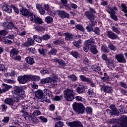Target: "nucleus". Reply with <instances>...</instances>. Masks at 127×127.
<instances>
[{"label": "nucleus", "mask_w": 127, "mask_h": 127, "mask_svg": "<svg viewBox=\"0 0 127 127\" xmlns=\"http://www.w3.org/2000/svg\"><path fill=\"white\" fill-rule=\"evenodd\" d=\"M119 124L121 127H127V116L124 115L119 120Z\"/></svg>", "instance_id": "nucleus-8"}, {"label": "nucleus", "mask_w": 127, "mask_h": 127, "mask_svg": "<svg viewBox=\"0 0 127 127\" xmlns=\"http://www.w3.org/2000/svg\"><path fill=\"white\" fill-rule=\"evenodd\" d=\"M85 90L86 88H85V86L83 85L79 86L76 89L77 93L78 94H83V93L85 92Z\"/></svg>", "instance_id": "nucleus-27"}, {"label": "nucleus", "mask_w": 127, "mask_h": 127, "mask_svg": "<svg viewBox=\"0 0 127 127\" xmlns=\"http://www.w3.org/2000/svg\"><path fill=\"white\" fill-rule=\"evenodd\" d=\"M30 11L25 8H22L20 9V13L23 16H27L29 15L30 13Z\"/></svg>", "instance_id": "nucleus-18"}, {"label": "nucleus", "mask_w": 127, "mask_h": 127, "mask_svg": "<svg viewBox=\"0 0 127 127\" xmlns=\"http://www.w3.org/2000/svg\"><path fill=\"white\" fill-rule=\"evenodd\" d=\"M73 109L77 114H84L85 106L82 103H74L72 105Z\"/></svg>", "instance_id": "nucleus-3"}, {"label": "nucleus", "mask_w": 127, "mask_h": 127, "mask_svg": "<svg viewBox=\"0 0 127 127\" xmlns=\"http://www.w3.org/2000/svg\"><path fill=\"white\" fill-rule=\"evenodd\" d=\"M64 127V123L62 121H59L56 123L54 127Z\"/></svg>", "instance_id": "nucleus-37"}, {"label": "nucleus", "mask_w": 127, "mask_h": 127, "mask_svg": "<svg viewBox=\"0 0 127 127\" xmlns=\"http://www.w3.org/2000/svg\"><path fill=\"white\" fill-rule=\"evenodd\" d=\"M111 29L112 31H114V32H116V33H117V34H120V33H121V31L119 30V29L115 27V26H112L111 27Z\"/></svg>", "instance_id": "nucleus-43"}, {"label": "nucleus", "mask_w": 127, "mask_h": 127, "mask_svg": "<svg viewBox=\"0 0 127 127\" xmlns=\"http://www.w3.org/2000/svg\"><path fill=\"white\" fill-rule=\"evenodd\" d=\"M108 13H110L111 18H112V19H114L116 21L118 20V17L116 15V12L115 11V10H114V9H113V8H109Z\"/></svg>", "instance_id": "nucleus-17"}, {"label": "nucleus", "mask_w": 127, "mask_h": 127, "mask_svg": "<svg viewBox=\"0 0 127 127\" xmlns=\"http://www.w3.org/2000/svg\"><path fill=\"white\" fill-rule=\"evenodd\" d=\"M35 22H36L37 23H38L39 24H41L43 22L42 21V19L37 17V18L36 19V21Z\"/></svg>", "instance_id": "nucleus-58"}, {"label": "nucleus", "mask_w": 127, "mask_h": 127, "mask_svg": "<svg viewBox=\"0 0 127 127\" xmlns=\"http://www.w3.org/2000/svg\"><path fill=\"white\" fill-rule=\"evenodd\" d=\"M75 100H76V101H78V102H82L84 104H87V102H86V99H83L82 97L80 96H75L74 97Z\"/></svg>", "instance_id": "nucleus-30"}, {"label": "nucleus", "mask_w": 127, "mask_h": 127, "mask_svg": "<svg viewBox=\"0 0 127 127\" xmlns=\"http://www.w3.org/2000/svg\"><path fill=\"white\" fill-rule=\"evenodd\" d=\"M28 45L29 46H33L35 44L34 40L31 38H28L27 40Z\"/></svg>", "instance_id": "nucleus-34"}, {"label": "nucleus", "mask_w": 127, "mask_h": 127, "mask_svg": "<svg viewBox=\"0 0 127 127\" xmlns=\"http://www.w3.org/2000/svg\"><path fill=\"white\" fill-rule=\"evenodd\" d=\"M85 112L89 115H92V110L91 107H87L85 108Z\"/></svg>", "instance_id": "nucleus-47"}, {"label": "nucleus", "mask_w": 127, "mask_h": 127, "mask_svg": "<svg viewBox=\"0 0 127 127\" xmlns=\"http://www.w3.org/2000/svg\"><path fill=\"white\" fill-rule=\"evenodd\" d=\"M49 88H54L56 85H57V81L56 80H53L50 77V80L48 82Z\"/></svg>", "instance_id": "nucleus-22"}, {"label": "nucleus", "mask_w": 127, "mask_h": 127, "mask_svg": "<svg viewBox=\"0 0 127 127\" xmlns=\"http://www.w3.org/2000/svg\"><path fill=\"white\" fill-rule=\"evenodd\" d=\"M4 82H5V83H8V84H14L15 83L14 80L10 79H4Z\"/></svg>", "instance_id": "nucleus-50"}, {"label": "nucleus", "mask_w": 127, "mask_h": 127, "mask_svg": "<svg viewBox=\"0 0 127 127\" xmlns=\"http://www.w3.org/2000/svg\"><path fill=\"white\" fill-rule=\"evenodd\" d=\"M121 7H122V11H123V12H125V13H127V6L126 5V4H121Z\"/></svg>", "instance_id": "nucleus-48"}, {"label": "nucleus", "mask_w": 127, "mask_h": 127, "mask_svg": "<svg viewBox=\"0 0 127 127\" xmlns=\"http://www.w3.org/2000/svg\"><path fill=\"white\" fill-rule=\"evenodd\" d=\"M79 78L83 82H86L87 83L91 82V78L86 77L85 75H80Z\"/></svg>", "instance_id": "nucleus-28"}, {"label": "nucleus", "mask_w": 127, "mask_h": 127, "mask_svg": "<svg viewBox=\"0 0 127 127\" xmlns=\"http://www.w3.org/2000/svg\"><path fill=\"white\" fill-rule=\"evenodd\" d=\"M2 25L3 26V27L5 28V29L6 28H7V29H12L13 28V23L11 22L9 23L5 22L2 23Z\"/></svg>", "instance_id": "nucleus-19"}, {"label": "nucleus", "mask_w": 127, "mask_h": 127, "mask_svg": "<svg viewBox=\"0 0 127 127\" xmlns=\"http://www.w3.org/2000/svg\"><path fill=\"white\" fill-rule=\"evenodd\" d=\"M33 114L34 116L37 117V116H40V115H41V112H40L39 110H35L33 112Z\"/></svg>", "instance_id": "nucleus-56"}, {"label": "nucleus", "mask_w": 127, "mask_h": 127, "mask_svg": "<svg viewBox=\"0 0 127 127\" xmlns=\"http://www.w3.org/2000/svg\"><path fill=\"white\" fill-rule=\"evenodd\" d=\"M30 16H31V21H32L33 22H35L36 20V18H37V17L33 14V13L31 12L30 13V14H29Z\"/></svg>", "instance_id": "nucleus-36"}, {"label": "nucleus", "mask_w": 127, "mask_h": 127, "mask_svg": "<svg viewBox=\"0 0 127 127\" xmlns=\"http://www.w3.org/2000/svg\"><path fill=\"white\" fill-rule=\"evenodd\" d=\"M107 35L110 38V39H112V40H115V39H117L118 38V36L115 34V33L113 32L112 31H107Z\"/></svg>", "instance_id": "nucleus-16"}, {"label": "nucleus", "mask_w": 127, "mask_h": 127, "mask_svg": "<svg viewBox=\"0 0 127 127\" xmlns=\"http://www.w3.org/2000/svg\"><path fill=\"white\" fill-rule=\"evenodd\" d=\"M2 92L5 93V92L8 91L9 89H11L12 88V86L10 85H8L7 84L3 83L2 84Z\"/></svg>", "instance_id": "nucleus-24"}, {"label": "nucleus", "mask_w": 127, "mask_h": 127, "mask_svg": "<svg viewBox=\"0 0 127 127\" xmlns=\"http://www.w3.org/2000/svg\"><path fill=\"white\" fill-rule=\"evenodd\" d=\"M27 82L28 81H39L40 77L38 76L25 74Z\"/></svg>", "instance_id": "nucleus-11"}, {"label": "nucleus", "mask_w": 127, "mask_h": 127, "mask_svg": "<svg viewBox=\"0 0 127 127\" xmlns=\"http://www.w3.org/2000/svg\"><path fill=\"white\" fill-rule=\"evenodd\" d=\"M64 35L65 36V40H72L74 37L72 34L69 33H64Z\"/></svg>", "instance_id": "nucleus-29"}, {"label": "nucleus", "mask_w": 127, "mask_h": 127, "mask_svg": "<svg viewBox=\"0 0 127 127\" xmlns=\"http://www.w3.org/2000/svg\"><path fill=\"white\" fill-rule=\"evenodd\" d=\"M49 80H50V77L44 78L41 80L40 83L41 84H46V83H48V82H49Z\"/></svg>", "instance_id": "nucleus-45"}, {"label": "nucleus", "mask_w": 127, "mask_h": 127, "mask_svg": "<svg viewBox=\"0 0 127 127\" xmlns=\"http://www.w3.org/2000/svg\"><path fill=\"white\" fill-rule=\"evenodd\" d=\"M33 38L35 40V41H36V42H38V43H41V41H42V37H40V36L38 35H34Z\"/></svg>", "instance_id": "nucleus-31"}, {"label": "nucleus", "mask_w": 127, "mask_h": 127, "mask_svg": "<svg viewBox=\"0 0 127 127\" xmlns=\"http://www.w3.org/2000/svg\"><path fill=\"white\" fill-rule=\"evenodd\" d=\"M64 97L66 101L71 102L74 99V94H73V89H67L64 92Z\"/></svg>", "instance_id": "nucleus-4"}, {"label": "nucleus", "mask_w": 127, "mask_h": 127, "mask_svg": "<svg viewBox=\"0 0 127 127\" xmlns=\"http://www.w3.org/2000/svg\"><path fill=\"white\" fill-rule=\"evenodd\" d=\"M70 55H72V56L74 57V58H78V56H79V53L76 51H73L70 53Z\"/></svg>", "instance_id": "nucleus-53"}, {"label": "nucleus", "mask_w": 127, "mask_h": 127, "mask_svg": "<svg viewBox=\"0 0 127 127\" xmlns=\"http://www.w3.org/2000/svg\"><path fill=\"white\" fill-rule=\"evenodd\" d=\"M86 43L93 48V49H97V47H96V45H95L96 44V41L93 38H91L89 39L86 40Z\"/></svg>", "instance_id": "nucleus-12"}, {"label": "nucleus", "mask_w": 127, "mask_h": 127, "mask_svg": "<svg viewBox=\"0 0 127 127\" xmlns=\"http://www.w3.org/2000/svg\"><path fill=\"white\" fill-rule=\"evenodd\" d=\"M39 120H40L42 123H47L48 122V119L47 118L44 117V116H40L38 117Z\"/></svg>", "instance_id": "nucleus-42"}, {"label": "nucleus", "mask_w": 127, "mask_h": 127, "mask_svg": "<svg viewBox=\"0 0 127 127\" xmlns=\"http://www.w3.org/2000/svg\"><path fill=\"white\" fill-rule=\"evenodd\" d=\"M81 43H82V40L81 39H79L78 41L74 42L73 43V45L74 46H75V47H78Z\"/></svg>", "instance_id": "nucleus-51"}, {"label": "nucleus", "mask_w": 127, "mask_h": 127, "mask_svg": "<svg viewBox=\"0 0 127 127\" xmlns=\"http://www.w3.org/2000/svg\"><path fill=\"white\" fill-rule=\"evenodd\" d=\"M42 39L43 40H48V39H50V36H49V35H43L42 37Z\"/></svg>", "instance_id": "nucleus-59"}, {"label": "nucleus", "mask_w": 127, "mask_h": 127, "mask_svg": "<svg viewBox=\"0 0 127 127\" xmlns=\"http://www.w3.org/2000/svg\"><path fill=\"white\" fill-rule=\"evenodd\" d=\"M32 122L33 124H34V125H36L39 123V120L36 118V117H34L32 119Z\"/></svg>", "instance_id": "nucleus-57"}, {"label": "nucleus", "mask_w": 127, "mask_h": 127, "mask_svg": "<svg viewBox=\"0 0 127 127\" xmlns=\"http://www.w3.org/2000/svg\"><path fill=\"white\" fill-rule=\"evenodd\" d=\"M26 62L29 65H33L35 62L34 61V59L30 57H28L25 59Z\"/></svg>", "instance_id": "nucleus-26"}, {"label": "nucleus", "mask_w": 127, "mask_h": 127, "mask_svg": "<svg viewBox=\"0 0 127 127\" xmlns=\"http://www.w3.org/2000/svg\"><path fill=\"white\" fill-rule=\"evenodd\" d=\"M49 53L50 55H56V53H57V50L55 48H52Z\"/></svg>", "instance_id": "nucleus-46"}, {"label": "nucleus", "mask_w": 127, "mask_h": 127, "mask_svg": "<svg viewBox=\"0 0 127 127\" xmlns=\"http://www.w3.org/2000/svg\"><path fill=\"white\" fill-rule=\"evenodd\" d=\"M75 27L78 30H80V31H84V28L83 27V26L81 25L80 24L75 25Z\"/></svg>", "instance_id": "nucleus-55"}, {"label": "nucleus", "mask_w": 127, "mask_h": 127, "mask_svg": "<svg viewBox=\"0 0 127 127\" xmlns=\"http://www.w3.org/2000/svg\"><path fill=\"white\" fill-rule=\"evenodd\" d=\"M12 7H11V5L10 6L9 5L5 4L2 6V9L3 11L7 12V13H11L12 11Z\"/></svg>", "instance_id": "nucleus-15"}, {"label": "nucleus", "mask_w": 127, "mask_h": 127, "mask_svg": "<svg viewBox=\"0 0 127 127\" xmlns=\"http://www.w3.org/2000/svg\"><path fill=\"white\" fill-rule=\"evenodd\" d=\"M67 78H68L70 81H72V82H75V81H77V79L78 78L76 75L74 74H71L67 76Z\"/></svg>", "instance_id": "nucleus-35"}, {"label": "nucleus", "mask_w": 127, "mask_h": 127, "mask_svg": "<svg viewBox=\"0 0 127 127\" xmlns=\"http://www.w3.org/2000/svg\"><path fill=\"white\" fill-rule=\"evenodd\" d=\"M86 29L88 32H91V31H93L94 28L90 26H87L86 27Z\"/></svg>", "instance_id": "nucleus-64"}, {"label": "nucleus", "mask_w": 127, "mask_h": 127, "mask_svg": "<svg viewBox=\"0 0 127 127\" xmlns=\"http://www.w3.org/2000/svg\"><path fill=\"white\" fill-rule=\"evenodd\" d=\"M10 118L8 116L4 117L2 120V122L5 124H7L9 122Z\"/></svg>", "instance_id": "nucleus-52"}, {"label": "nucleus", "mask_w": 127, "mask_h": 127, "mask_svg": "<svg viewBox=\"0 0 127 127\" xmlns=\"http://www.w3.org/2000/svg\"><path fill=\"white\" fill-rule=\"evenodd\" d=\"M106 62L107 65V67H108V68H112V67H114V66H115V64H114V60H113L112 59H107Z\"/></svg>", "instance_id": "nucleus-23"}, {"label": "nucleus", "mask_w": 127, "mask_h": 127, "mask_svg": "<svg viewBox=\"0 0 127 127\" xmlns=\"http://www.w3.org/2000/svg\"><path fill=\"white\" fill-rule=\"evenodd\" d=\"M44 93H45L47 96H48L50 98H52V92L49 89H44Z\"/></svg>", "instance_id": "nucleus-39"}, {"label": "nucleus", "mask_w": 127, "mask_h": 127, "mask_svg": "<svg viewBox=\"0 0 127 127\" xmlns=\"http://www.w3.org/2000/svg\"><path fill=\"white\" fill-rule=\"evenodd\" d=\"M52 45L54 47H56V46L59 45V39L58 40H56L55 41H54L53 43L52 44Z\"/></svg>", "instance_id": "nucleus-60"}, {"label": "nucleus", "mask_w": 127, "mask_h": 127, "mask_svg": "<svg viewBox=\"0 0 127 127\" xmlns=\"http://www.w3.org/2000/svg\"><path fill=\"white\" fill-rule=\"evenodd\" d=\"M89 11H86L84 12V16H86V17L87 18V19H89V20H90L91 25H92V26H95L96 24H97V20H95V13H96V10L93 7H89Z\"/></svg>", "instance_id": "nucleus-2"}, {"label": "nucleus", "mask_w": 127, "mask_h": 127, "mask_svg": "<svg viewBox=\"0 0 127 127\" xmlns=\"http://www.w3.org/2000/svg\"><path fill=\"white\" fill-rule=\"evenodd\" d=\"M12 93L15 95L14 97V101L16 103H18L19 100H21L25 97V92L18 86H15L14 89L12 91Z\"/></svg>", "instance_id": "nucleus-1"}, {"label": "nucleus", "mask_w": 127, "mask_h": 127, "mask_svg": "<svg viewBox=\"0 0 127 127\" xmlns=\"http://www.w3.org/2000/svg\"><path fill=\"white\" fill-rule=\"evenodd\" d=\"M115 58L119 63H127V60H126V58H125V56H124V54H123L117 55L115 56Z\"/></svg>", "instance_id": "nucleus-9"}, {"label": "nucleus", "mask_w": 127, "mask_h": 127, "mask_svg": "<svg viewBox=\"0 0 127 127\" xmlns=\"http://www.w3.org/2000/svg\"><path fill=\"white\" fill-rule=\"evenodd\" d=\"M56 62L57 63H58L60 67H61V68H63L66 66V63H65V61L63 60H55Z\"/></svg>", "instance_id": "nucleus-25"}, {"label": "nucleus", "mask_w": 127, "mask_h": 127, "mask_svg": "<svg viewBox=\"0 0 127 127\" xmlns=\"http://www.w3.org/2000/svg\"><path fill=\"white\" fill-rule=\"evenodd\" d=\"M108 47L111 49V50H112L113 51H116L117 50V48L114 46L112 44H109L108 45Z\"/></svg>", "instance_id": "nucleus-54"}, {"label": "nucleus", "mask_w": 127, "mask_h": 127, "mask_svg": "<svg viewBox=\"0 0 127 127\" xmlns=\"http://www.w3.org/2000/svg\"><path fill=\"white\" fill-rule=\"evenodd\" d=\"M57 11L59 16L61 17V18H69V17H70V14H68V13L64 10H58Z\"/></svg>", "instance_id": "nucleus-10"}, {"label": "nucleus", "mask_w": 127, "mask_h": 127, "mask_svg": "<svg viewBox=\"0 0 127 127\" xmlns=\"http://www.w3.org/2000/svg\"><path fill=\"white\" fill-rule=\"evenodd\" d=\"M101 51L104 52V53H109L110 52V50L107 46L103 45L101 46Z\"/></svg>", "instance_id": "nucleus-33"}, {"label": "nucleus", "mask_w": 127, "mask_h": 127, "mask_svg": "<svg viewBox=\"0 0 127 127\" xmlns=\"http://www.w3.org/2000/svg\"><path fill=\"white\" fill-rule=\"evenodd\" d=\"M93 32H95V34H97V35H99L100 33V29L98 27H95L93 30Z\"/></svg>", "instance_id": "nucleus-63"}, {"label": "nucleus", "mask_w": 127, "mask_h": 127, "mask_svg": "<svg viewBox=\"0 0 127 127\" xmlns=\"http://www.w3.org/2000/svg\"><path fill=\"white\" fill-rule=\"evenodd\" d=\"M14 98H13V99L11 98L5 99L4 100V103L7 105H9V106H11L13 110H16V109H17V105H15V103H16V102L14 101Z\"/></svg>", "instance_id": "nucleus-5"}, {"label": "nucleus", "mask_w": 127, "mask_h": 127, "mask_svg": "<svg viewBox=\"0 0 127 127\" xmlns=\"http://www.w3.org/2000/svg\"><path fill=\"white\" fill-rule=\"evenodd\" d=\"M18 50L13 48L10 51V56L11 57V58H13L14 57H15V56H17V54H18Z\"/></svg>", "instance_id": "nucleus-21"}, {"label": "nucleus", "mask_w": 127, "mask_h": 127, "mask_svg": "<svg viewBox=\"0 0 127 127\" xmlns=\"http://www.w3.org/2000/svg\"><path fill=\"white\" fill-rule=\"evenodd\" d=\"M120 85L121 87H122L123 88H124V89H127V85L126 82H120Z\"/></svg>", "instance_id": "nucleus-61"}, {"label": "nucleus", "mask_w": 127, "mask_h": 127, "mask_svg": "<svg viewBox=\"0 0 127 127\" xmlns=\"http://www.w3.org/2000/svg\"><path fill=\"white\" fill-rule=\"evenodd\" d=\"M34 29L37 31H44V30H45V28L41 26H36L34 27Z\"/></svg>", "instance_id": "nucleus-38"}, {"label": "nucleus", "mask_w": 127, "mask_h": 127, "mask_svg": "<svg viewBox=\"0 0 127 127\" xmlns=\"http://www.w3.org/2000/svg\"><path fill=\"white\" fill-rule=\"evenodd\" d=\"M38 51L41 55H42V56H45V55H46L47 50L43 48H40L38 49Z\"/></svg>", "instance_id": "nucleus-32"}, {"label": "nucleus", "mask_w": 127, "mask_h": 127, "mask_svg": "<svg viewBox=\"0 0 127 127\" xmlns=\"http://www.w3.org/2000/svg\"><path fill=\"white\" fill-rule=\"evenodd\" d=\"M66 125L70 127H83V124L80 121H73L72 122H67Z\"/></svg>", "instance_id": "nucleus-6"}, {"label": "nucleus", "mask_w": 127, "mask_h": 127, "mask_svg": "<svg viewBox=\"0 0 127 127\" xmlns=\"http://www.w3.org/2000/svg\"><path fill=\"white\" fill-rule=\"evenodd\" d=\"M7 33V31L4 30L0 31V41L1 40V36H5Z\"/></svg>", "instance_id": "nucleus-41"}, {"label": "nucleus", "mask_w": 127, "mask_h": 127, "mask_svg": "<svg viewBox=\"0 0 127 127\" xmlns=\"http://www.w3.org/2000/svg\"><path fill=\"white\" fill-rule=\"evenodd\" d=\"M45 20L48 23H51L53 22V18L49 16H48L45 18Z\"/></svg>", "instance_id": "nucleus-44"}, {"label": "nucleus", "mask_w": 127, "mask_h": 127, "mask_svg": "<svg viewBox=\"0 0 127 127\" xmlns=\"http://www.w3.org/2000/svg\"><path fill=\"white\" fill-rule=\"evenodd\" d=\"M112 116H120V112L117 108L114 110H112Z\"/></svg>", "instance_id": "nucleus-49"}, {"label": "nucleus", "mask_w": 127, "mask_h": 127, "mask_svg": "<svg viewBox=\"0 0 127 127\" xmlns=\"http://www.w3.org/2000/svg\"><path fill=\"white\" fill-rule=\"evenodd\" d=\"M22 113H23L22 116L25 120H28L29 119V114L27 112H24V111L22 110Z\"/></svg>", "instance_id": "nucleus-40"}, {"label": "nucleus", "mask_w": 127, "mask_h": 127, "mask_svg": "<svg viewBox=\"0 0 127 127\" xmlns=\"http://www.w3.org/2000/svg\"><path fill=\"white\" fill-rule=\"evenodd\" d=\"M101 90L104 91L105 93H110L113 92V89L111 86H106L105 85L101 86Z\"/></svg>", "instance_id": "nucleus-14"}, {"label": "nucleus", "mask_w": 127, "mask_h": 127, "mask_svg": "<svg viewBox=\"0 0 127 127\" xmlns=\"http://www.w3.org/2000/svg\"><path fill=\"white\" fill-rule=\"evenodd\" d=\"M48 14L50 15H51L52 16H54V15H55V14H56V13L55 12V11L54 10H50L48 12Z\"/></svg>", "instance_id": "nucleus-62"}, {"label": "nucleus", "mask_w": 127, "mask_h": 127, "mask_svg": "<svg viewBox=\"0 0 127 127\" xmlns=\"http://www.w3.org/2000/svg\"><path fill=\"white\" fill-rule=\"evenodd\" d=\"M83 49L85 52H88L89 50H90L91 52L93 53V54H96V53L98 52L97 49H94L92 47H90L89 45H87L86 43L84 45Z\"/></svg>", "instance_id": "nucleus-7"}, {"label": "nucleus", "mask_w": 127, "mask_h": 127, "mask_svg": "<svg viewBox=\"0 0 127 127\" xmlns=\"http://www.w3.org/2000/svg\"><path fill=\"white\" fill-rule=\"evenodd\" d=\"M35 96L39 99V100H41V102H44V100L43 99L44 97L43 91L40 89L37 90L36 91Z\"/></svg>", "instance_id": "nucleus-13"}, {"label": "nucleus", "mask_w": 127, "mask_h": 127, "mask_svg": "<svg viewBox=\"0 0 127 127\" xmlns=\"http://www.w3.org/2000/svg\"><path fill=\"white\" fill-rule=\"evenodd\" d=\"M18 81L20 84H25L27 80L26 79V76L25 74L24 75H21L18 77Z\"/></svg>", "instance_id": "nucleus-20"}]
</instances>
